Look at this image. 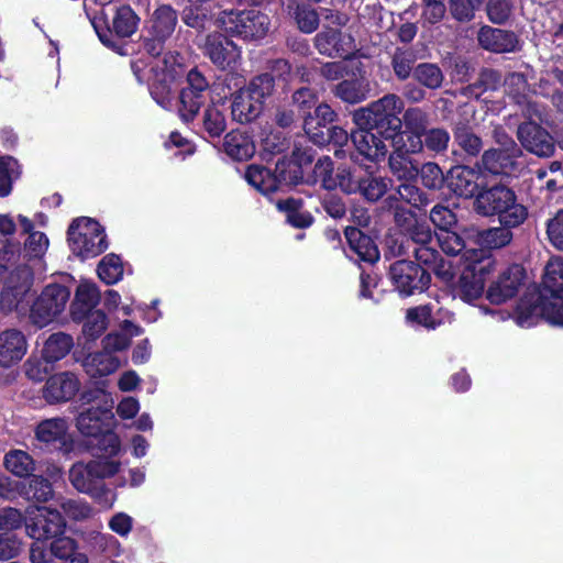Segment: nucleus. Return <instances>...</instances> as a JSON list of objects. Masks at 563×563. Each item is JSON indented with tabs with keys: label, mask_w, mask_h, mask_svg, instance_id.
Returning <instances> with one entry per match:
<instances>
[{
	"label": "nucleus",
	"mask_w": 563,
	"mask_h": 563,
	"mask_svg": "<svg viewBox=\"0 0 563 563\" xmlns=\"http://www.w3.org/2000/svg\"><path fill=\"white\" fill-rule=\"evenodd\" d=\"M430 220L440 232L451 230L457 221L455 213L450 208L442 205H437L431 209Z\"/></svg>",
	"instance_id": "61"
},
{
	"label": "nucleus",
	"mask_w": 563,
	"mask_h": 563,
	"mask_svg": "<svg viewBox=\"0 0 563 563\" xmlns=\"http://www.w3.org/2000/svg\"><path fill=\"white\" fill-rule=\"evenodd\" d=\"M508 227L490 228L481 231L477 235L478 244L486 249H500L512 240V233Z\"/></svg>",
	"instance_id": "45"
},
{
	"label": "nucleus",
	"mask_w": 563,
	"mask_h": 563,
	"mask_svg": "<svg viewBox=\"0 0 563 563\" xmlns=\"http://www.w3.org/2000/svg\"><path fill=\"white\" fill-rule=\"evenodd\" d=\"M177 21V13L172 7L166 4L158 7L146 24V34L143 40L146 56H139L131 62L137 81L150 84L153 98L165 109L172 106L169 84L181 74V66L176 55L172 53L162 55L164 44L174 33Z\"/></svg>",
	"instance_id": "1"
},
{
	"label": "nucleus",
	"mask_w": 563,
	"mask_h": 563,
	"mask_svg": "<svg viewBox=\"0 0 563 563\" xmlns=\"http://www.w3.org/2000/svg\"><path fill=\"white\" fill-rule=\"evenodd\" d=\"M402 152H395L389 156V168L399 180L411 181L419 175L418 166Z\"/></svg>",
	"instance_id": "38"
},
{
	"label": "nucleus",
	"mask_w": 563,
	"mask_h": 563,
	"mask_svg": "<svg viewBox=\"0 0 563 563\" xmlns=\"http://www.w3.org/2000/svg\"><path fill=\"white\" fill-rule=\"evenodd\" d=\"M121 466V462L111 459L77 462L69 468L68 479L77 492L90 496L100 507L110 509L117 500V493L103 481L119 474Z\"/></svg>",
	"instance_id": "2"
},
{
	"label": "nucleus",
	"mask_w": 563,
	"mask_h": 563,
	"mask_svg": "<svg viewBox=\"0 0 563 563\" xmlns=\"http://www.w3.org/2000/svg\"><path fill=\"white\" fill-rule=\"evenodd\" d=\"M218 23L227 33L244 40L262 38L269 27L268 16L255 9L238 12L223 11Z\"/></svg>",
	"instance_id": "8"
},
{
	"label": "nucleus",
	"mask_w": 563,
	"mask_h": 563,
	"mask_svg": "<svg viewBox=\"0 0 563 563\" xmlns=\"http://www.w3.org/2000/svg\"><path fill=\"white\" fill-rule=\"evenodd\" d=\"M391 181L384 177L368 176L361 179L357 192H361L367 200L377 201L390 187Z\"/></svg>",
	"instance_id": "50"
},
{
	"label": "nucleus",
	"mask_w": 563,
	"mask_h": 563,
	"mask_svg": "<svg viewBox=\"0 0 563 563\" xmlns=\"http://www.w3.org/2000/svg\"><path fill=\"white\" fill-rule=\"evenodd\" d=\"M69 289L57 283L48 284L36 298L30 309V321L37 328L52 323L66 308Z\"/></svg>",
	"instance_id": "9"
},
{
	"label": "nucleus",
	"mask_w": 563,
	"mask_h": 563,
	"mask_svg": "<svg viewBox=\"0 0 563 563\" xmlns=\"http://www.w3.org/2000/svg\"><path fill=\"white\" fill-rule=\"evenodd\" d=\"M522 155H512L505 150H488L483 154L482 166L495 175L512 176L520 172L522 164L518 161Z\"/></svg>",
	"instance_id": "22"
},
{
	"label": "nucleus",
	"mask_w": 563,
	"mask_h": 563,
	"mask_svg": "<svg viewBox=\"0 0 563 563\" xmlns=\"http://www.w3.org/2000/svg\"><path fill=\"white\" fill-rule=\"evenodd\" d=\"M413 253L419 264L426 266V271L434 272L444 280L452 278L451 264L444 261L439 252L429 244L417 245Z\"/></svg>",
	"instance_id": "27"
},
{
	"label": "nucleus",
	"mask_w": 563,
	"mask_h": 563,
	"mask_svg": "<svg viewBox=\"0 0 563 563\" xmlns=\"http://www.w3.org/2000/svg\"><path fill=\"white\" fill-rule=\"evenodd\" d=\"M316 46L320 54L342 58L349 57L355 49L352 36L335 29L319 33L316 37Z\"/></svg>",
	"instance_id": "16"
},
{
	"label": "nucleus",
	"mask_w": 563,
	"mask_h": 563,
	"mask_svg": "<svg viewBox=\"0 0 563 563\" xmlns=\"http://www.w3.org/2000/svg\"><path fill=\"white\" fill-rule=\"evenodd\" d=\"M5 468L16 477L24 478L35 471V461L25 451L11 450L4 456Z\"/></svg>",
	"instance_id": "35"
},
{
	"label": "nucleus",
	"mask_w": 563,
	"mask_h": 563,
	"mask_svg": "<svg viewBox=\"0 0 563 563\" xmlns=\"http://www.w3.org/2000/svg\"><path fill=\"white\" fill-rule=\"evenodd\" d=\"M406 322L411 327H422L427 330H435L437 323L433 319V303L409 308L406 311Z\"/></svg>",
	"instance_id": "47"
},
{
	"label": "nucleus",
	"mask_w": 563,
	"mask_h": 563,
	"mask_svg": "<svg viewBox=\"0 0 563 563\" xmlns=\"http://www.w3.org/2000/svg\"><path fill=\"white\" fill-rule=\"evenodd\" d=\"M224 150L234 159L243 161L253 156L255 152L252 141L242 133H229L224 140Z\"/></svg>",
	"instance_id": "37"
},
{
	"label": "nucleus",
	"mask_w": 563,
	"mask_h": 563,
	"mask_svg": "<svg viewBox=\"0 0 563 563\" xmlns=\"http://www.w3.org/2000/svg\"><path fill=\"white\" fill-rule=\"evenodd\" d=\"M187 84L188 86L180 92L179 113L183 120L190 121L205 102L203 93L208 89L209 84L197 69H191L187 74Z\"/></svg>",
	"instance_id": "12"
},
{
	"label": "nucleus",
	"mask_w": 563,
	"mask_h": 563,
	"mask_svg": "<svg viewBox=\"0 0 563 563\" xmlns=\"http://www.w3.org/2000/svg\"><path fill=\"white\" fill-rule=\"evenodd\" d=\"M49 241L43 232H31L24 242V251L30 257L41 258L48 250Z\"/></svg>",
	"instance_id": "62"
},
{
	"label": "nucleus",
	"mask_w": 563,
	"mask_h": 563,
	"mask_svg": "<svg viewBox=\"0 0 563 563\" xmlns=\"http://www.w3.org/2000/svg\"><path fill=\"white\" fill-rule=\"evenodd\" d=\"M547 234L551 244L563 251V210L556 212V214L549 220Z\"/></svg>",
	"instance_id": "64"
},
{
	"label": "nucleus",
	"mask_w": 563,
	"mask_h": 563,
	"mask_svg": "<svg viewBox=\"0 0 563 563\" xmlns=\"http://www.w3.org/2000/svg\"><path fill=\"white\" fill-rule=\"evenodd\" d=\"M112 404L103 407H91L80 412L77 418L78 430L87 437H98L104 429H110L113 419Z\"/></svg>",
	"instance_id": "20"
},
{
	"label": "nucleus",
	"mask_w": 563,
	"mask_h": 563,
	"mask_svg": "<svg viewBox=\"0 0 563 563\" xmlns=\"http://www.w3.org/2000/svg\"><path fill=\"white\" fill-rule=\"evenodd\" d=\"M209 8L210 2L208 0H188L183 14L184 22L190 27L205 29L208 22Z\"/></svg>",
	"instance_id": "40"
},
{
	"label": "nucleus",
	"mask_w": 563,
	"mask_h": 563,
	"mask_svg": "<svg viewBox=\"0 0 563 563\" xmlns=\"http://www.w3.org/2000/svg\"><path fill=\"white\" fill-rule=\"evenodd\" d=\"M390 279L402 296L422 291L430 282V275L423 267L408 261H397L390 266Z\"/></svg>",
	"instance_id": "11"
},
{
	"label": "nucleus",
	"mask_w": 563,
	"mask_h": 563,
	"mask_svg": "<svg viewBox=\"0 0 563 563\" xmlns=\"http://www.w3.org/2000/svg\"><path fill=\"white\" fill-rule=\"evenodd\" d=\"M276 170L279 173L278 176L273 175L267 168L257 165H251L245 172V179L252 187L262 194L267 195L277 190L282 183L294 181V178H288L283 174V169L279 164H277Z\"/></svg>",
	"instance_id": "23"
},
{
	"label": "nucleus",
	"mask_w": 563,
	"mask_h": 563,
	"mask_svg": "<svg viewBox=\"0 0 563 563\" xmlns=\"http://www.w3.org/2000/svg\"><path fill=\"white\" fill-rule=\"evenodd\" d=\"M120 364L115 355L102 350L87 355L82 366L90 377H103L114 373Z\"/></svg>",
	"instance_id": "29"
},
{
	"label": "nucleus",
	"mask_w": 563,
	"mask_h": 563,
	"mask_svg": "<svg viewBox=\"0 0 563 563\" xmlns=\"http://www.w3.org/2000/svg\"><path fill=\"white\" fill-rule=\"evenodd\" d=\"M401 120L408 131L416 133H424L429 124L428 113L420 108H408Z\"/></svg>",
	"instance_id": "57"
},
{
	"label": "nucleus",
	"mask_w": 563,
	"mask_h": 563,
	"mask_svg": "<svg viewBox=\"0 0 563 563\" xmlns=\"http://www.w3.org/2000/svg\"><path fill=\"white\" fill-rule=\"evenodd\" d=\"M74 345L73 338L64 332L53 333L45 341L42 349V357L46 363L57 362L64 358Z\"/></svg>",
	"instance_id": "32"
},
{
	"label": "nucleus",
	"mask_w": 563,
	"mask_h": 563,
	"mask_svg": "<svg viewBox=\"0 0 563 563\" xmlns=\"http://www.w3.org/2000/svg\"><path fill=\"white\" fill-rule=\"evenodd\" d=\"M494 271L495 261L490 255L483 251H468L459 277L452 283L453 297L473 305L482 297L486 280Z\"/></svg>",
	"instance_id": "4"
},
{
	"label": "nucleus",
	"mask_w": 563,
	"mask_h": 563,
	"mask_svg": "<svg viewBox=\"0 0 563 563\" xmlns=\"http://www.w3.org/2000/svg\"><path fill=\"white\" fill-rule=\"evenodd\" d=\"M274 88V79L264 74L255 77L247 86L238 90L232 98L231 114L239 123L255 120L263 110L264 100Z\"/></svg>",
	"instance_id": "6"
},
{
	"label": "nucleus",
	"mask_w": 563,
	"mask_h": 563,
	"mask_svg": "<svg viewBox=\"0 0 563 563\" xmlns=\"http://www.w3.org/2000/svg\"><path fill=\"white\" fill-rule=\"evenodd\" d=\"M397 217H399L397 214ZM398 223L402 227L404 232L417 245L430 244L432 241V231L428 223L418 221L411 213L405 218L401 222L400 218H397Z\"/></svg>",
	"instance_id": "39"
},
{
	"label": "nucleus",
	"mask_w": 563,
	"mask_h": 563,
	"mask_svg": "<svg viewBox=\"0 0 563 563\" xmlns=\"http://www.w3.org/2000/svg\"><path fill=\"white\" fill-rule=\"evenodd\" d=\"M404 108L405 102L399 96L388 93L356 110L353 122L357 128L376 129L382 136L389 140L402 128L400 114Z\"/></svg>",
	"instance_id": "3"
},
{
	"label": "nucleus",
	"mask_w": 563,
	"mask_h": 563,
	"mask_svg": "<svg viewBox=\"0 0 563 563\" xmlns=\"http://www.w3.org/2000/svg\"><path fill=\"white\" fill-rule=\"evenodd\" d=\"M85 318L84 333L86 336L96 339L107 329V316L101 310L90 311Z\"/></svg>",
	"instance_id": "60"
},
{
	"label": "nucleus",
	"mask_w": 563,
	"mask_h": 563,
	"mask_svg": "<svg viewBox=\"0 0 563 563\" xmlns=\"http://www.w3.org/2000/svg\"><path fill=\"white\" fill-rule=\"evenodd\" d=\"M300 203L296 199L279 200L277 208L287 211V221L296 228H307L312 223V217L308 212L299 211Z\"/></svg>",
	"instance_id": "54"
},
{
	"label": "nucleus",
	"mask_w": 563,
	"mask_h": 563,
	"mask_svg": "<svg viewBox=\"0 0 563 563\" xmlns=\"http://www.w3.org/2000/svg\"><path fill=\"white\" fill-rule=\"evenodd\" d=\"M68 244L81 260L96 257L108 249L102 227L91 218H78L68 228Z\"/></svg>",
	"instance_id": "7"
},
{
	"label": "nucleus",
	"mask_w": 563,
	"mask_h": 563,
	"mask_svg": "<svg viewBox=\"0 0 563 563\" xmlns=\"http://www.w3.org/2000/svg\"><path fill=\"white\" fill-rule=\"evenodd\" d=\"M543 286L551 294L563 292V258L552 257L544 269Z\"/></svg>",
	"instance_id": "41"
},
{
	"label": "nucleus",
	"mask_w": 563,
	"mask_h": 563,
	"mask_svg": "<svg viewBox=\"0 0 563 563\" xmlns=\"http://www.w3.org/2000/svg\"><path fill=\"white\" fill-rule=\"evenodd\" d=\"M437 238L441 250L448 255H457L465 247L464 240L454 231L444 230Z\"/></svg>",
	"instance_id": "63"
},
{
	"label": "nucleus",
	"mask_w": 563,
	"mask_h": 563,
	"mask_svg": "<svg viewBox=\"0 0 563 563\" xmlns=\"http://www.w3.org/2000/svg\"><path fill=\"white\" fill-rule=\"evenodd\" d=\"M345 238L350 249L362 260L374 263L379 258V252L372 239L363 234L358 229L347 227Z\"/></svg>",
	"instance_id": "30"
},
{
	"label": "nucleus",
	"mask_w": 563,
	"mask_h": 563,
	"mask_svg": "<svg viewBox=\"0 0 563 563\" xmlns=\"http://www.w3.org/2000/svg\"><path fill=\"white\" fill-rule=\"evenodd\" d=\"M20 175V165L13 157L0 158V197H7L12 190V181Z\"/></svg>",
	"instance_id": "52"
},
{
	"label": "nucleus",
	"mask_w": 563,
	"mask_h": 563,
	"mask_svg": "<svg viewBox=\"0 0 563 563\" xmlns=\"http://www.w3.org/2000/svg\"><path fill=\"white\" fill-rule=\"evenodd\" d=\"M30 286L22 284L18 287H7L1 292L0 306L3 311L11 312L13 310L24 313L27 310Z\"/></svg>",
	"instance_id": "34"
},
{
	"label": "nucleus",
	"mask_w": 563,
	"mask_h": 563,
	"mask_svg": "<svg viewBox=\"0 0 563 563\" xmlns=\"http://www.w3.org/2000/svg\"><path fill=\"white\" fill-rule=\"evenodd\" d=\"M98 437L97 446L101 454L97 459H111L121 462L120 456L123 454V451L118 434L109 429H104Z\"/></svg>",
	"instance_id": "49"
},
{
	"label": "nucleus",
	"mask_w": 563,
	"mask_h": 563,
	"mask_svg": "<svg viewBox=\"0 0 563 563\" xmlns=\"http://www.w3.org/2000/svg\"><path fill=\"white\" fill-rule=\"evenodd\" d=\"M100 300V292L97 286L90 282H81L75 292L71 303V316L74 320L80 321L93 310Z\"/></svg>",
	"instance_id": "26"
},
{
	"label": "nucleus",
	"mask_w": 563,
	"mask_h": 563,
	"mask_svg": "<svg viewBox=\"0 0 563 563\" xmlns=\"http://www.w3.org/2000/svg\"><path fill=\"white\" fill-rule=\"evenodd\" d=\"M450 140L449 132L441 128H433L423 133L424 147L435 154L444 153L449 147Z\"/></svg>",
	"instance_id": "55"
},
{
	"label": "nucleus",
	"mask_w": 563,
	"mask_h": 563,
	"mask_svg": "<svg viewBox=\"0 0 563 563\" xmlns=\"http://www.w3.org/2000/svg\"><path fill=\"white\" fill-rule=\"evenodd\" d=\"M500 82V75L493 69H485L481 73L478 82L470 85L464 90V95L478 98L484 90L496 89Z\"/></svg>",
	"instance_id": "56"
},
{
	"label": "nucleus",
	"mask_w": 563,
	"mask_h": 563,
	"mask_svg": "<svg viewBox=\"0 0 563 563\" xmlns=\"http://www.w3.org/2000/svg\"><path fill=\"white\" fill-rule=\"evenodd\" d=\"M415 79L429 89H438L443 81L442 70L430 63L419 64L413 70Z\"/></svg>",
	"instance_id": "53"
},
{
	"label": "nucleus",
	"mask_w": 563,
	"mask_h": 563,
	"mask_svg": "<svg viewBox=\"0 0 563 563\" xmlns=\"http://www.w3.org/2000/svg\"><path fill=\"white\" fill-rule=\"evenodd\" d=\"M80 382L71 372H60L51 375L43 388L42 396L49 405L67 402L79 391Z\"/></svg>",
	"instance_id": "14"
},
{
	"label": "nucleus",
	"mask_w": 563,
	"mask_h": 563,
	"mask_svg": "<svg viewBox=\"0 0 563 563\" xmlns=\"http://www.w3.org/2000/svg\"><path fill=\"white\" fill-rule=\"evenodd\" d=\"M305 132L309 139L317 145H324L332 142L335 145H345L349 141L347 132L340 126H332L330 129H318L313 126V118L305 119Z\"/></svg>",
	"instance_id": "31"
},
{
	"label": "nucleus",
	"mask_w": 563,
	"mask_h": 563,
	"mask_svg": "<svg viewBox=\"0 0 563 563\" xmlns=\"http://www.w3.org/2000/svg\"><path fill=\"white\" fill-rule=\"evenodd\" d=\"M66 523L60 512L46 506H30L25 510V532L37 541L62 536Z\"/></svg>",
	"instance_id": "10"
},
{
	"label": "nucleus",
	"mask_w": 563,
	"mask_h": 563,
	"mask_svg": "<svg viewBox=\"0 0 563 563\" xmlns=\"http://www.w3.org/2000/svg\"><path fill=\"white\" fill-rule=\"evenodd\" d=\"M223 111V104L214 102L205 111L203 128L212 137L220 136L225 131L227 120Z\"/></svg>",
	"instance_id": "42"
},
{
	"label": "nucleus",
	"mask_w": 563,
	"mask_h": 563,
	"mask_svg": "<svg viewBox=\"0 0 563 563\" xmlns=\"http://www.w3.org/2000/svg\"><path fill=\"white\" fill-rule=\"evenodd\" d=\"M121 331L110 333L102 340L103 351L111 354L123 351L130 346L131 338L142 333V329L129 320L123 321Z\"/></svg>",
	"instance_id": "33"
},
{
	"label": "nucleus",
	"mask_w": 563,
	"mask_h": 563,
	"mask_svg": "<svg viewBox=\"0 0 563 563\" xmlns=\"http://www.w3.org/2000/svg\"><path fill=\"white\" fill-rule=\"evenodd\" d=\"M53 494L52 484L43 476H33L29 485H24V489H22V497L41 503L49 500Z\"/></svg>",
	"instance_id": "51"
},
{
	"label": "nucleus",
	"mask_w": 563,
	"mask_h": 563,
	"mask_svg": "<svg viewBox=\"0 0 563 563\" xmlns=\"http://www.w3.org/2000/svg\"><path fill=\"white\" fill-rule=\"evenodd\" d=\"M369 84L365 78L343 80L335 87V95L349 103H358L369 93Z\"/></svg>",
	"instance_id": "36"
},
{
	"label": "nucleus",
	"mask_w": 563,
	"mask_h": 563,
	"mask_svg": "<svg viewBox=\"0 0 563 563\" xmlns=\"http://www.w3.org/2000/svg\"><path fill=\"white\" fill-rule=\"evenodd\" d=\"M517 137L525 150L537 156L549 157L554 152L553 137L533 121L521 123L517 130Z\"/></svg>",
	"instance_id": "13"
},
{
	"label": "nucleus",
	"mask_w": 563,
	"mask_h": 563,
	"mask_svg": "<svg viewBox=\"0 0 563 563\" xmlns=\"http://www.w3.org/2000/svg\"><path fill=\"white\" fill-rule=\"evenodd\" d=\"M373 128H358L351 133V140L356 151L372 162L385 158L388 148L383 140L373 133Z\"/></svg>",
	"instance_id": "21"
},
{
	"label": "nucleus",
	"mask_w": 563,
	"mask_h": 563,
	"mask_svg": "<svg viewBox=\"0 0 563 563\" xmlns=\"http://www.w3.org/2000/svg\"><path fill=\"white\" fill-rule=\"evenodd\" d=\"M53 539L51 543L53 558L71 563V560L80 554L76 552L77 547L73 539L67 537L59 538V536Z\"/></svg>",
	"instance_id": "58"
},
{
	"label": "nucleus",
	"mask_w": 563,
	"mask_h": 563,
	"mask_svg": "<svg viewBox=\"0 0 563 563\" xmlns=\"http://www.w3.org/2000/svg\"><path fill=\"white\" fill-rule=\"evenodd\" d=\"M68 423L63 418H51L40 422L35 438L45 444L64 445L67 442Z\"/></svg>",
	"instance_id": "28"
},
{
	"label": "nucleus",
	"mask_w": 563,
	"mask_h": 563,
	"mask_svg": "<svg viewBox=\"0 0 563 563\" xmlns=\"http://www.w3.org/2000/svg\"><path fill=\"white\" fill-rule=\"evenodd\" d=\"M548 311V298L538 294H529L518 303L514 319L519 327L530 328L537 324L541 318L547 320Z\"/></svg>",
	"instance_id": "19"
},
{
	"label": "nucleus",
	"mask_w": 563,
	"mask_h": 563,
	"mask_svg": "<svg viewBox=\"0 0 563 563\" xmlns=\"http://www.w3.org/2000/svg\"><path fill=\"white\" fill-rule=\"evenodd\" d=\"M422 135L423 133L402 131L401 128L399 133L395 134L389 140H391V145L397 152L406 154L419 153L424 146L423 139H421Z\"/></svg>",
	"instance_id": "46"
},
{
	"label": "nucleus",
	"mask_w": 563,
	"mask_h": 563,
	"mask_svg": "<svg viewBox=\"0 0 563 563\" xmlns=\"http://www.w3.org/2000/svg\"><path fill=\"white\" fill-rule=\"evenodd\" d=\"M525 271L520 265H512L505 271L488 290L487 298L492 303L500 305L512 298L522 284Z\"/></svg>",
	"instance_id": "15"
},
{
	"label": "nucleus",
	"mask_w": 563,
	"mask_h": 563,
	"mask_svg": "<svg viewBox=\"0 0 563 563\" xmlns=\"http://www.w3.org/2000/svg\"><path fill=\"white\" fill-rule=\"evenodd\" d=\"M205 51L212 63L222 69L235 65L241 55L236 44L220 34L207 37Z\"/></svg>",
	"instance_id": "17"
},
{
	"label": "nucleus",
	"mask_w": 563,
	"mask_h": 563,
	"mask_svg": "<svg viewBox=\"0 0 563 563\" xmlns=\"http://www.w3.org/2000/svg\"><path fill=\"white\" fill-rule=\"evenodd\" d=\"M449 188L457 196L473 197L479 188V173L471 167L454 166L446 178Z\"/></svg>",
	"instance_id": "24"
},
{
	"label": "nucleus",
	"mask_w": 563,
	"mask_h": 563,
	"mask_svg": "<svg viewBox=\"0 0 563 563\" xmlns=\"http://www.w3.org/2000/svg\"><path fill=\"white\" fill-rule=\"evenodd\" d=\"M139 18L130 7H121L113 19V30L121 37L131 36L137 29Z\"/></svg>",
	"instance_id": "48"
},
{
	"label": "nucleus",
	"mask_w": 563,
	"mask_h": 563,
	"mask_svg": "<svg viewBox=\"0 0 563 563\" xmlns=\"http://www.w3.org/2000/svg\"><path fill=\"white\" fill-rule=\"evenodd\" d=\"M478 42L485 49L496 53L514 52L518 45L514 33L490 26H483L481 29Z\"/></svg>",
	"instance_id": "25"
},
{
	"label": "nucleus",
	"mask_w": 563,
	"mask_h": 563,
	"mask_svg": "<svg viewBox=\"0 0 563 563\" xmlns=\"http://www.w3.org/2000/svg\"><path fill=\"white\" fill-rule=\"evenodd\" d=\"M474 207L482 216H498L499 222L508 228L520 225L528 216L526 207L517 201L515 192L505 186H495L479 192Z\"/></svg>",
	"instance_id": "5"
},
{
	"label": "nucleus",
	"mask_w": 563,
	"mask_h": 563,
	"mask_svg": "<svg viewBox=\"0 0 563 563\" xmlns=\"http://www.w3.org/2000/svg\"><path fill=\"white\" fill-rule=\"evenodd\" d=\"M454 140L457 145L470 156H476L483 148V142L479 136L464 123H456L454 129Z\"/></svg>",
	"instance_id": "43"
},
{
	"label": "nucleus",
	"mask_w": 563,
	"mask_h": 563,
	"mask_svg": "<svg viewBox=\"0 0 563 563\" xmlns=\"http://www.w3.org/2000/svg\"><path fill=\"white\" fill-rule=\"evenodd\" d=\"M97 273L103 283L113 285L123 276L122 261L114 254H108L99 263Z\"/></svg>",
	"instance_id": "44"
},
{
	"label": "nucleus",
	"mask_w": 563,
	"mask_h": 563,
	"mask_svg": "<svg viewBox=\"0 0 563 563\" xmlns=\"http://www.w3.org/2000/svg\"><path fill=\"white\" fill-rule=\"evenodd\" d=\"M313 174L316 181H320L323 188L329 190L336 188V179L333 176V163L329 157L320 158L316 163Z\"/></svg>",
	"instance_id": "59"
},
{
	"label": "nucleus",
	"mask_w": 563,
	"mask_h": 563,
	"mask_svg": "<svg viewBox=\"0 0 563 563\" xmlns=\"http://www.w3.org/2000/svg\"><path fill=\"white\" fill-rule=\"evenodd\" d=\"M27 352L25 335L15 329L0 332V366L10 367L19 363Z\"/></svg>",
	"instance_id": "18"
}]
</instances>
